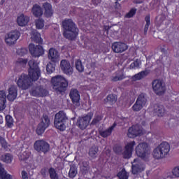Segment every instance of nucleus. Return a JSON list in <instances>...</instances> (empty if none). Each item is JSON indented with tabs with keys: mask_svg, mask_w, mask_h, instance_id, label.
<instances>
[{
	"mask_svg": "<svg viewBox=\"0 0 179 179\" xmlns=\"http://www.w3.org/2000/svg\"><path fill=\"white\" fill-rule=\"evenodd\" d=\"M29 66V76L22 74L17 82V85L22 90H27L31 86V82H36L40 78V69L38 64L33 59L28 63Z\"/></svg>",
	"mask_w": 179,
	"mask_h": 179,
	"instance_id": "f257e3e1",
	"label": "nucleus"
},
{
	"mask_svg": "<svg viewBox=\"0 0 179 179\" xmlns=\"http://www.w3.org/2000/svg\"><path fill=\"white\" fill-rule=\"evenodd\" d=\"M62 26L64 29V36L66 38L69 40H73L78 34L79 29L76 28V25L72 21V20L69 19L62 22Z\"/></svg>",
	"mask_w": 179,
	"mask_h": 179,
	"instance_id": "f03ea898",
	"label": "nucleus"
},
{
	"mask_svg": "<svg viewBox=\"0 0 179 179\" xmlns=\"http://www.w3.org/2000/svg\"><path fill=\"white\" fill-rule=\"evenodd\" d=\"M52 89L56 93H62L68 87V80L62 76H55L52 78Z\"/></svg>",
	"mask_w": 179,
	"mask_h": 179,
	"instance_id": "7ed1b4c3",
	"label": "nucleus"
},
{
	"mask_svg": "<svg viewBox=\"0 0 179 179\" xmlns=\"http://www.w3.org/2000/svg\"><path fill=\"white\" fill-rule=\"evenodd\" d=\"M169 152H170V145L167 142H163L153 150L152 156L159 160L166 157L169 155Z\"/></svg>",
	"mask_w": 179,
	"mask_h": 179,
	"instance_id": "20e7f679",
	"label": "nucleus"
},
{
	"mask_svg": "<svg viewBox=\"0 0 179 179\" xmlns=\"http://www.w3.org/2000/svg\"><path fill=\"white\" fill-rule=\"evenodd\" d=\"M67 120L66 113L64 111H59L55 116V127L60 131H65V123Z\"/></svg>",
	"mask_w": 179,
	"mask_h": 179,
	"instance_id": "39448f33",
	"label": "nucleus"
},
{
	"mask_svg": "<svg viewBox=\"0 0 179 179\" xmlns=\"http://www.w3.org/2000/svg\"><path fill=\"white\" fill-rule=\"evenodd\" d=\"M136 153L141 159H148L150 156V148L146 143H141L136 147Z\"/></svg>",
	"mask_w": 179,
	"mask_h": 179,
	"instance_id": "423d86ee",
	"label": "nucleus"
},
{
	"mask_svg": "<svg viewBox=\"0 0 179 179\" xmlns=\"http://www.w3.org/2000/svg\"><path fill=\"white\" fill-rule=\"evenodd\" d=\"M92 118H93V113H89L85 116L78 117L76 123L77 127L82 130L86 129L89 127Z\"/></svg>",
	"mask_w": 179,
	"mask_h": 179,
	"instance_id": "0eeeda50",
	"label": "nucleus"
},
{
	"mask_svg": "<svg viewBox=\"0 0 179 179\" xmlns=\"http://www.w3.org/2000/svg\"><path fill=\"white\" fill-rule=\"evenodd\" d=\"M34 148L36 152L47 153L50 151V144L44 140H38L35 142Z\"/></svg>",
	"mask_w": 179,
	"mask_h": 179,
	"instance_id": "6e6552de",
	"label": "nucleus"
},
{
	"mask_svg": "<svg viewBox=\"0 0 179 179\" xmlns=\"http://www.w3.org/2000/svg\"><path fill=\"white\" fill-rule=\"evenodd\" d=\"M29 50L30 54L32 57H35V58L44 55V49L43 48V46L40 45H35L34 44L31 43L29 45Z\"/></svg>",
	"mask_w": 179,
	"mask_h": 179,
	"instance_id": "1a4fd4ad",
	"label": "nucleus"
},
{
	"mask_svg": "<svg viewBox=\"0 0 179 179\" xmlns=\"http://www.w3.org/2000/svg\"><path fill=\"white\" fill-rule=\"evenodd\" d=\"M141 135H143V129L138 124L133 125L128 130L127 136L129 138H136Z\"/></svg>",
	"mask_w": 179,
	"mask_h": 179,
	"instance_id": "9d476101",
	"label": "nucleus"
},
{
	"mask_svg": "<svg viewBox=\"0 0 179 179\" xmlns=\"http://www.w3.org/2000/svg\"><path fill=\"white\" fill-rule=\"evenodd\" d=\"M152 89L158 96H162L166 92V86L160 80H155L152 82Z\"/></svg>",
	"mask_w": 179,
	"mask_h": 179,
	"instance_id": "9b49d317",
	"label": "nucleus"
},
{
	"mask_svg": "<svg viewBox=\"0 0 179 179\" xmlns=\"http://www.w3.org/2000/svg\"><path fill=\"white\" fill-rule=\"evenodd\" d=\"M20 37V33L17 31H12L6 36L5 42L8 45H13Z\"/></svg>",
	"mask_w": 179,
	"mask_h": 179,
	"instance_id": "f8f14e48",
	"label": "nucleus"
},
{
	"mask_svg": "<svg viewBox=\"0 0 179 179\" xmlns=\"http://www.w3.org/2000/svg\"><path fill=\"white\" fill-rule=\"evenodd\" d=\"M31 94L34 97H45L48 94V91L43 86L34 87L31 90Z\"/></svg>",
	"mask_w": 179,
	"mask_h": 179,
	"instance_id": "ddd939ff",
	"label": "nucleus"
},
{
	"mask_svg": "<svg viewBox=\"0 0 179 179\" xmlns=\"http://www.w3.org/2000/svg\"><path fill=\"white\" fill-rule=\"evenodd\" d=\"M48 127H50V118H48V116L45 115L43 117L41 122L38 125L36 134L42 135V134H44L45 129L48 128Z\"/></svg>",
	"mask_w": 179,
	"mask_h": 179,
	"instance_id": "4468645a",
	"label": "nucleus"
},
{
	"mask_svg": "<svg viewBox=\"0 0 179 179\" xmlns=\"http://www.w3.org/2000/svg\"><path fill=\"white\" fill-rule=\"evenodd\" d=\"M60 69L63 73L66 75H72L73 73V66L71 65V62L66 59H63L60 62Z\"/></svg>",
	"mask_w": 179,
	"mask_h": 179,
	"instance_id": "2eb2a0df",
	"label": "nucleus"
},
{
	"mask_svg": "<svg viewBox=\"0 0 179 179\" xmlns=\"http://www.w3.org/2000/svg\"><path fill=\"white\" fill-rule=\"evenodd\" d=\"M112 50L113 52L119 54L120 52H124L128 50V45L122 42H115L112 44Z\"/></svg>",
	"mask_w": 179,
	"mask_h": 179,
	"instance_id": "dca6fc26",
	"label": "nucleus"
},
{
	"mask_svg": "<svg viewBox=\"0 0 179 179\" xmlns=\"http://www.w3.org/2000/svg\"><path fill=\"white\" fill-rule=\"evenodd\" d=\"M145 170V165L142 162H138V159H135L132 163L131 173L132 174L136 175L138 173H142Z\"/></svg>",
	"mask_w": 179,
	"mask_h": 179,
	"instance_id": "f3484780",
	"label": "nucleus"
},
{
	"mask_svg": "<svg viewBox=\"0 0 179 179\" xmlns=\"http://www.w3.org/2000/svg\"><path fill=\"white\" fill-rule=\"evenodd\" d=\"M136 145L135 141H131L125 146V150L123 152L124 159H129L132 156V152H134V146Z\"/></svg>",
	"mask_w": 179,
	"mask_h": 179,
	"instance_id": "a211bd4d",
	"label": "nucleus"
},
{
	"mask_svg": "<svg viewBox=\"0 0 179 179\" xmlns=\"http://www.w3.org/2000/svg\"><path fill=\"white\" fill-rule=\"evenodd\" d=\"M69 96L73 104L76 103V106H79V100H80V94H79V91H78L76 89H71Z\"/></svg>",
	"mask_w": 179,
	"mask_h": 179,
	"instance_id": "6ab92c4d",
	"label": "nucleus"
},
{
	"mask_svg": "<svg viewBox=\"0 0 179 179\" xmlns=\"http://www.w3.org/2000/svg\"><path fill=\"white\" fill-rule=\"evenodd\" d=\"M17 97V87L15 85H12L8 89V94L7 95V99L9 101H13Z\"/></svg>",
	"mask_w": 179,
	"mask_h": 179,
	"instance_id": "aec40b11",
	"label": "nucleus"
},
{
	"mask_svg": "<svg viewBox=\"0 0 179 179\" xmlns=\"http://www.w3.org/2000/svg\"><path fill=\"white\" fill-rule=\"evenodd\" d=\"M48 57L52 62H57L58 61V58H59V54L57 50L52 48L49 50Z\"/></svg>",
	"mask_w": 179,
	"mask_h": 179,
	"instance_id": "412c9836",
	"label": "nucleus"
},
{
	"mask_svg": "<svg viewBox=\"0 0 179 179\" xmlns=\"http://www.w3.org/2000/svg\"><path fill=\"white\" fill-rule=\"evenodd\" d=\"M30 20V18L27 17V15H24V14H21L17 18V23L18 26H21L23 27V26H26L27 23H29Z\"/></svg>",
	"mask_w": 179,
	"mask_h": 179,
	"instance_id": "4be33fe9",
	"label": "nucleus"
},
{
	"mask_svg": "<svg viewBox=\"0 0 179 179\" xmlns=\"http://www.w3.org/2000/svg\"><path fill=\"white\" fill-rule=\"evenodd\" d=\"M31 40L35 43H38V44H41V43H43L41 35L34 29L31 31Z\"/></svg>",
	"mask_w": 179,
	"mask_h": 179,
	"instance_id": "5701e85b",
	"label": "nucleus"
},
{
	"mask_svg": "<svg viewBox=\"0 0 179 179\" xmlns=\"http://www.w3.org/2000/svg\"><path fill=\"white\" fill-rule=\"evenodd\" d=\"M115 127H117V124L114 123L108 129L99 131V135H101L102 138H108V136H110L111 135Z\"/></svg>",
	"mask_w": 179,
	"mask_h": 179,
	"instance_id": "b1692460",
	"label": "nucleus"
},
{
	"mask_svg": "<svg viewBox=\"0 0 179 179\" xmlns=\"http://www.w3.org/2000/svg\"><path fill=\"white\" fill-rule=\"evenodd\" d=\"M6 93L5 91H0V111L5 110L6 108Z\"/></svg>",
	"mask_w": 179,
	"mask_h": 179,
	"instance_id": "393cba45",
	"label": "nucleus"
},
{
	"mask_svg": "<svg viewBox=\"0 0 179 179\" xmlns=\"http://www.w3.org/2000/svg\"><path fill=\"white\" fill-rule=\"evenodd\" d=\"M153 111L158 115V117H163L166 110H164V106H163V105L156 104L154 106Z\"/></svg>",
	"mask_w": 179,
	"mask_h": 179,
	"instance_id": "a878e982",
	"label": "nucleus"
},
{
	"mask_svg": "<svg viewBox=\"0 0 179 179\" xmlns=\"http://www.w3.org/2000/svg\"><path fill=\"white\" fill-rule=\"evenodd\" d=\"M43 7L45 10V15L47 17H51L52 16V6L49 3H45L43 5Z\"/></svg>",
	"mask_w": 179,
	"mask_h": 179,
	"instance_id": "bb28decb",
	"label": "nucleus"
},
{
	"mask_svg": "<svg viewBox=\"0 0 179 179\" xmlns=\"http://www.w3.org/2000/svg\"><path fill=\"white\" fill-rule=\"evenodd\" d=\"M32 13L36 17H40V16H43V10L40 6L35 5L32 8Z\"/></svg>",
	"mask_w": 179,
	"mask_h": 179,
	"instance_id": "cd10ccee",
	"label": "nucleus"
},
{
	"mask_svg": "<svg viewBox=\"0 0 179 179\" xmlns=\"http://www.w3.org/2000/svg\"><path fill=\"white\" fill-rule=\"evenodd\" d=\"M148 75H149V71L145 70L134 75L132 77V79L134 80H141V79H143V78H145V76H148Z\"/></svg>",
	"mask_w": 179,
	"mask_h": 179,
	"instance_id": "c85d7f7f",
	"label": "nucleus"
},
{
	"mask_svg": "<svg viewBox=\"0 0 179 179\" xmlns=\"http://www.w3.org/2000/svg\"><path fill=\"white\" fill-rule=\"evenodd\" d=\"M90 170V166H89V162L83 161L80 166V171L83 174H87Z\"/></svg>",
	"mask_w": 179,
	"mask_h": 179,
	"instance_id": "c756f323",
	"label": "nucleus"
},
{
	"mask_svg": "<svg viewBox=\"0 0 179 179\" xmlns=\"http://www.w3.org/2000/svg\"><path fill=\"white\" fill-rule=\"evenodd\" d=\"M136 102L141 104L143 107L146 106V103H148V98L146 97V94H141L138 96Z\"/></svg>",
	"mask_w": 179,
	"mask_h": 179,
	"instance_id": "7c9ffc66",
	"label": "nucleus"
},
{
	"mask_svg": "<svg viewBox=\"0 0 179 179\" xmlns=\"http://www.w3.org/2000/svg\"><path fill=\"white\" fill-rule=\"evenodd\" d=\"M0 179H12L10 175L8 174L3 167H2V164L0 163Z\"/></svg>",
	"mask_w": 179,
	"mask_h": 179,
	"instance_id": "2f4dec72",
	"label": "nucleus"
},
{
	"mask_svg": "<svg viewBox=\"0 0 179 179\" xmlns=\"http://www.w3.org/2000/svg\"><path fill=\"white\" fill-rule=\"evenodd\" d=\"M98 152H99V148H97V146H96V145H94L90 149L89 155L92 159H95V157H97Z\"/></svg>",
	"mask_w": 179,
	"mask_h": 179,
	"instance_id": "473e14b6",
	"label": "nucleus"
},
{
	"mask_svg": "<svg viewBox=\"0 0 179 179\" xmlns=\"http://www.w3.org/2000/svg\"><path fill=\"white\" fill-rule=\"evenodd\" d=\"M76 174H78V169L76 168V166L71 165L69 172V176L70 178H74V177H76Z\"/></svg>",
	"mask_w": 179,
	"mask_h": 179,
	"instance_id": "72a5a7b5",
	"label": "nucleus"
},
{
	"mask_svg": "<svg viewBox=\"0 0 179 179\" xmlns=\"http://www.w3.org/2000/svg\"><path fill=\"white\" fill-rule=\"evenodd\" d=\"M75 66L78 72H83L85 71V66L82 64V61L80 59L76 60Z\"/></svg>",
	"mask_w": 179,
	"mask_h": 179,
	"instance_id": "f704fd0d",
	"label": "nucleus"
},
{
	"mask_svg": "<svg viewBox=\"0 0 179 179\" xmlns=\"http://www.w3.org/2000/svg\"><path fill=\"white\" fill-rule=\"evenodd\" d=\"M27 64V59L22 58L18 59L15 63L16 66H20V68H24V66H26Z\"/></svg>",
	"mask_w": 179,
	"mask_h": 179,
	"instance_id": "c9c22d12",
	"label": "nucleus"
},
{
	"mask_svg": "<svg viewBox=\"0 0 179 179\" xmlns=\"http://www.w3.org/2000/svg\"><path fill=\"white\" fill-rule=\"evenodd\" d=\"M6 125H7V127H8V128H12V127H13V118L12 117V116L6 115Z\"/></svg>",
	"mask_w": 179,
	"mask_h": 179,
	"instance_id": "e433bc0d",
	"label": "nucleus"
},
{
	"mask_svg": "<svg viewBox=\"0 0 179 179\" xmlns=\"http://www.w3.org/2000/svg\"><path fill=\"white\" fill-rule=\"evenodd\" d=\"M36 29H43L44 27V20L39 18L35 21Z\"/></svg>",
	"mask_w": 179,
	"mask_h": 179,
	"instance_id": "4c0bfd02",
	"label": "nucleus"
},
{
	"mask_svg": "<svg viewBox=\"0 0 179 179\" xmlns=\"http://www.w3.org/2000/svg\"><path fill=\"white\" fill-rule=\"evenodd\" d=\"M49 174L51 179H58V174L54 168L49 169Z\"/></svg>",
	"mask_w": 179,
	"mask_h": 179,
	"instance_id": "58836bf2",
	"label": "nucleus"
},
{
	"mask_svg": "<svg viewBox=\"0 0 179 179\" xmlns=\"http://www.w3.org/2000/svg\"><path fill=\"white\" fill-rule=\"evenodd\" d=\"M117 177H119L120 179H128V173H127L125 169H122L117 173Z\"/></svg>",
	"mask_w": 179,
	"mask_h": 179,
	"instance_id": "ea45409f",
	"label": "nucleus"
},
{
	"mask_svg": "<svg viewBox=\"0 0 179 179\" xmlns=\"http://www.w3.org/2000/svg\"><path fill=\"white\" fill-rule=\"evenodd\" d=\"M106 100L108 101V103H110V104H114V103H116L117 101V96L114 94H109Z\"/></svg>",
	"mask_w": 179,
	"mask_h": 179,
	"instance_id": "a19ab883",
	"label": "nucleus"
},
{
	"mask_svg": "<svg viewBox=\"0 0 179 179\" xmlns=\"http://www.w3.org/2000/svg\"><path fill=\"white\" fill-rule=\"evenodd\" d=\"M101 120H103L101 115H96L91 122V125H96L99 124V122H100Z\"/></svg>",
	"mask_w": 179,
	"mask_h": 179,
	"instance_id": "79ce46f5",
	"label": "nucleus"
},
{
	"mask_svg": "<svg viewBox=\"0 0 179 179\" xmlns=\"http://www.w3.org/2000/svg\"><path fill=\"white\" fill-rule=\"evenodd\" d=\"M1 160L4 162V163H10L12 162V155L10 154H6L1 157Z\"/></svg>",
	"mask_w": 179,
	"mask_h": 179,
	"instance_id": "37998d69",
	"label": "nucleus"
},
{
	"mask_svg": "<svg viewBox=\"0 0 179 179\" xmlns=\"http://www.w3.org/2000/svg\"><path fill=\"white\" fill-rule=\"evenodd\" d=\"M143 107V105L138 103V102L136 101L134 105L132 106V109L133 111H141Z\"/></svg>",
	"mask_w": 179,
	"mask_h": 179,
	"instance_id": "c03bdc74",
	"label": "nucleus"
},
{
	"mask_svg": "<svg viewBox=\"0 0 179 179\" xmlns=\"http://www.w3.org/2000/svg\"><path fill=\"white\" fill-rule=\"evenodd\" d=\"M46 71H47L48 73H52V72H54V71H55V67L54 66V65L52 64L49 63L46 66Z\"/></svg>",
	"mask_w": 179,
	"mask_h": 179,
	"instance_id": "a18cd8bd",
	"label": "nucleus"
},
{
	"mask_svg": "<svg viewBox=\"0 0 179 179\" xmlns=\"http://www.w3.org/2000/svg\"><path fill=\"white\" fill-rule=\"evenodd\" d=\"M29 157H30V155L29 153H27V152H24L23 153H22L20 155V160H22L24 162H26V160H27V159H29Z\"/></svg>",
	"mask_w": 179,
	"mask_h": 179,
	"instance_id": "49530a36",
	"label": "nucleus"
},
{
	"mask_svg": "<svg viewBox=\"0 0 179 179\" xmlns=\"http://www.w3.org/2000/svg\"><path fill=\"white\" fill-rule=\"evenodd\" d=\"M124 75L123 74H117L116 76L112 77L113 82H118V80H122L124 79Z\"/></svg>",
	"mask_w": 179,
	"mask_h": 179,
	"instance_id": "de8ad7c7",
	"label": "nucleus"
},
{
	"mask_svg": "<svg viewBox=\"0 0 179 179\" xmlns=\"http://www.w3.org/2000/svg\"><path fill=\"white\" fill-rule=\"evenodd\" d=\"M17 54L23 57V55H26L27 54V48H21L17 50Z\"/></svg>",
	"mask_w": 179,
	"mask_h": 179,
	"instance_id": "09e8293b",
	"label": "nucleus"
},
{
	"mask_svg": "<svg viewBox=\"0 0 179 179\" xmlns=\"http://www.w3.org/2000/svg\"><path fill=\"white\" fill-rule=\"evenodd\" d=\"M136 13V9L132 8L127 14H126L125 17L129 19Z\"/></svg>",
	"mask_w": 179,
	"mask_h": 179,
	"instance_id": "8fccbe9b",
	"label": "nucleus"
},
{
	"mask_svg": "<svg viewBox=\"0 0 179 179\" xmlns=\"http://www.w3.org/2000/svg\"><path fill=\"white\" fill-rule=\"evenodd\" d=\"M140 65H141V61L137 59L134 62L131 64L130 68L131 69H134V68H139Z\"/></svg>",
	"mask_w": 179,
	"mask_h": 179,
	"instance_id": "3c124183",
	"label": "nucleus"
},
{
	"mask_svg": "<svg viewBox=\"0 0 179 179\" xmlns=\"http://www.w3.org/2000/svg\"><path fill=\"white\" fill-rule=\"evenodd\" d=\"M172 174L175 177H179V166H176L172 170Z\"/></svg>",
	"mask_w": 179,
	"mask_h": 179,
	"instance_id": "603ef678",
	"label": "nucleus"
},
{
	"mask_svg": "<svg viewBox=\"0 0 179 179\" xmlns=\"http://www.w3.org/2000/svg\"><path fill=\"white\" fill-rule=\"evenodd\" d=\"M0 143L3 148H8V143H6V141H5V138L0 137Z\"/></svg>",
	"mask_w": 179,
	"mask_h": 179,
	"instance_id": "864d4df0",
	"label": "nucleus"
},
{
	"mask_svg": "<svg viewBox=\"0 0 179 179\" xmlns=\"http://www.w3.org/2000/svg\"><path fill=\"white\" fill-rule=\"evenodd\" d=\"M145 19V22H146L145 28L149 29V26H150V16L147 15Z\"/></svg>",
	"mask_w": 179,
	"mask_h": 179,
	"instance_id": "5fc2aeb1",
	"label": "nucleus"
},
{
	"mask_svg": "<svg viewBox=\"0 0 179 179\" xmlns=\"http://www.w3.org/2000/svg\"><path fill=\"white\" fill-rule=\"evenodd\" d=\"M22 179H29V177L27 176V172L22 171Z\"/></svg>",
	"mask_w": 179,
	"mask_h": 179,
	"instance_id": "6e6d98bb",
	"label": "nucleus"
},
{
	"mask_svg": "<svg viewBox=\"0 0 179 179\" xmlns=\"http://www.w3.org/2000/svg\"><path fill=\"white\" fill-rule=\"evenodd\" d=\"M115 8L117 9V10H120V9H121V4H120L118 1L115 2Z\"/></svg>",
	"mask_w": 179,
	"mask_h": 179,
	"instance_id": "4d7b16f0",
	"label": "nucleus"
},
{
	"mask_svg": "<svg viewBox=\"0 0 179 179\" xmlns=\"http://www.w3.org/2000/svg\"><path fill=\"white\" fill-rule=\"evenodd\" d=\"M41 173L42 174V176H43V177H45V176L47 175V170L45 169H41Z\"/></svg>",
	"mask_w": 179,
	"mask_h": 179,
	"instance_id": "13d9d810",
	"label": "nucleus"
},
{
	"mask_svg": "<svg viewBox=\"0 0 179 179\" xmlns=\"http://www.w3.org/2000/svg\"><path fill=\"white\" fill-rule=\"evenodd\" d=\"M148 30H149V29L144 27V34H145V36H146V34H148Z\"/></svg>",
	"mask_w": 179,
	"mask_h": 179,
	"instance_id": "bf43d9fd",
	"label": "nucleus"
},
{
	"mask_svg": "<svg viewBox=\"0 0 179 179\" xmlns=\"http://www.w3.org/2000/svg\"><path fill=\"white\" fill-rule=\"evenodd\" d=\"M94 66H96V63L92 62L91 63V68H94Z\"/></svg>",
	"mask_w": 179,
	"mask_h": 179,
	"instance_id": "052dcab7",
	"label": "nucleus"
},
{
	"mask_svg": "<svg viewBox=\"0 0 179 179\" xmlns=\"http://www.w3.org/2000/svg\"><path fill=\"white\" fill-rule=\"evenodd\" d=\"M116 1H121V0H116Z\"/></svg>",
	"mask_w": 179,
	"mask_h": 179,
	"instance_id": "680f3d73",
	"label": "nucleus"
}]
</instances>
